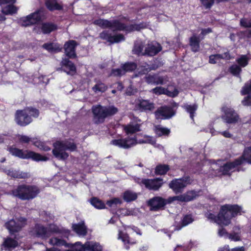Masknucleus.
Masks as SVG:
<instances>
[{
  "mask_svg": "<svg viewBox=\"0 0 251 251\" xmlns=\"http://www.w3.org/2000/svg\"><path fill=\"white\" fill-rule=\"evenodd\" d=\"M244 213L242 207L238 204H226L221 207L217 218L220 224L226 226L230 224L232 218Z\"/></svg>",
  "mask_w": 251,
  "mask_h": 251,
  "instance_id": "nucleus-1",
  "label": "nucleus"
},
{
  "mask_svg": "<svg viewBox=\"0 0 251 251\" xmlns=\"http://www.w3.org/2000/svg\"><path fill=\"white\" fill-rule=\"evenodd\" d=\"M39 110L32 106L25 107L24 109L17 110L15 114L14 120L18 126L25 127L33 122L32 118H37Z\"/></svg>",
  "mask_w": 251,
  "mask_h": 251,
  "instance_id": "nucleus-2",
  "label": "nucleus"
},
{
  "mask_svg": "<svg viewBox=\"0 0 251 251\" xmlns=\"http://www.w3.org/2000/svg\"><path fill=\"white\" fill-rule=\"evenodd\" d=\"M40 193V188L35 185L22 184L11 191V194L22 201H29L35 198Z\"/></svg>",
  "mask_w": 251,
  "mask_h": 251,
  "instance_id": "nucleus-3",
  "label": "nucleus"
},
{
  "mask_svg": "<svg viewBox=\"0 0 251 251\" xmlns=\"http://www.w3.org/2000/svg\"><path fill=\"white\" fill-rule=\"evenodd\" d=\"M53 149L52 151L53 155L55 158L61 160H66L69 154L66 151L73 152L76 150L77 146L74 142L69 141H57L53 144Z\"/></svg>",
  "mask_w": 251,
  "mask_h": 251,
  "instance_id": "nucleus-4",
  "label": "nucleus"
},
{
  "mask_svg": "<svg viewBox=\"0 0 251 251\" xmlns=\"http://www.w3.org/2000/svg\"><path fill=\"white\" fill-rule=\"evenodd\" d=\"M92 111L94 123L99 124L103 123L106 118L116 114L118 109L114 106H102L97 104L93 106Z\"/></svg>",
  "mask_w": 251,
  "mask_h": 251,
  "instance_id": "nucleus-5",
  "label": "nucleus"
},
{
  "mask_svg": "<svg viewBox=\"0 0 251 251\" xmlns=\"http://www.w3.org/2000/svg\"><path fill=\"white\" fill-rule=\"evenodd\" d=\"M8 151L12 155L22 159H31L37 162L49 160L48 157L42 155L40 153L27 150L20 149L14 146L9 147Z\"/></svg>",
  "mask_w": 251,
  "mask_h": 251,
  "instance_id": "nucleus-6",
  "label": "nucleus"
},
{
  "mask_svg": "<svg viewBox=\"0 0 251 251\" xmlns=\"http://www.w3.org/2000/svg\"><path fill=\"white\" fill-rule=\"evenodd\" d=\"M45 16L44 9L40 8L26 16L20 18L18 23L23 27L29 26L41 22Z\"/></svg>",
  "mask_w": 251,
  "mask_h": 251,
  "instance_id": "nucleus-7",
  "label": "nucleus"
},
{
  "mask_svg": "<svg viewBox=\"0 0 251 251\" xmlns=\"http://www.w3.org/2000/svg\"><path fill=\"white\" fill-rule=\"evenodd\" d=\"M26 224L27 219L24 217H19L6 222L4 226L8 230L9 234L13 235L21 231Z\"/></svg>",
  "mask_w": 251,
  "mask_h": 251,
  "instance_id": "nucleus-8",
  "label": "nucleus"
},
{
  "mask_svg": "<svg viewBox=\"0 0 251 251\" xmlns=\"http://www.w3.org/2000/svg\"><path fill=\"white\" fill-rule=\"evenodd\" d=\"M176 102L173 105H163L157 108L154 114L157 119L169 120L173 117L176 113L175 107H177Z\"/></svg>",
  "mask_w": 251,
  "mask_h": 251,
  "instance_id": "nucleus-9",
  "label": "nucleus"
},
{
  "mask_svg": "<svg viewBox=\"0 0 251 251\" xmlns=\"http://www.w3.org/2000/svg\"><path fill=\"white\" fill-rule=\"evenodd\" d=\"M174 201L173 197H170L167 199L161 197L155 196L149 200L148 202L151 211H157L163 209L165 206Z\"/></svg>",
  "mask_w": 251,
  "mask_h": 251,
  "instance_id": "nucleus-10",
  "label": "nucleus"
},
{
  "mask_svg": "<svg viewBox=\"0 0 251 251\" xmlns=\"http://www.w3.org/2000/svg\"><path fill=\"white\" fill-rule=\"evenodd\" d=\"M221 110L223 112L222 118L226 124H235L240 119L239 115L232 108L224 106L222 107Z\"/></svg>",
  "mask_w": 251,
  "mask_h": 251,
  "instance_id": "nucleus-11",
  "label": "nucleus"
},
{
  "mask_svg": "<svg viewBox=\"0 0 251 251\" xmlns=\"http://www.w3.org/2000/svg\"><path fill=\"white\" fill-rule=\"evenodd\" d=\"M99 37L106 41L111 44L118 43L124 41L126 39L125 36L121 33L112 35L109 30H104L100 33Z\"/></svg>",
  "mask_w": 251,
  "mask_h": 251,
  "instance_id": "nucleus-12",
  "label": "nucleus"
},
{
  "mask_svg": "<svg viewBox=\"0 0 251 251\" xmlns=\"http://www.w3.org/2000/svg\"><path fill=\"white\" fill-rule=\"evenodd\" d=\"M139 183L141 185H144L149 190L157 191L162 186L164 182L162 178L158 177L153 179L143 178Z\"/></svg>",
  "mask_w": 251,
  "mask_h": 251,
  "instance_id": "nucleus-13",
  "label": "nucleus"
},
{
  "mask_svg": "<svg viewBox=\"0 0 251 251\" xmlns=\"http://www.w3.org/2000/svg\"><path fill=\"white\" fill-rule=\"evenodd\" d=\"M118 20H108L107 19L99 18L95 20L93 22L94 25L99 26L101 28H110L113 31H117Z\"/></svg>",
  "mask_w": 251,
  "mask_h": 251,
  "instance_id": "nucleus-14",
  "label": "nucleus"
},
{
  "mask_svg": "<svg viewBox=\"0 0 251 251\" xmlns=\"http://www.w3.org/2000/svg\"><path fill=\"white\" fill-rule=\"evenodd\" d=\"M111 144L120 148L127 149L137 144V138L127 137L125 138H121L112 140Z\"/></svg>",
  "mask_w": 251,
  "mask_h": 251,
  "instance_id": "nucleus-15",
  "label": "nucleus"
},
{
  "mask_svg": "<svg viewBox=\"0 0 251 251\" xmlns=\"http://www.w3.org/2000/svg\"><path fill=\"white\" fill-rule=\"evenodd\" d=\"M30 232L33 237L42 239H46L49 236L48 228L39 223L35 224Z\"/></svg>",
  "mask_w": 251,
  "mask_h": 251,
  "instance_id": "nucleus-16",
  "label": "nucleus"
},
{
  "mask_svg": "<svg viewBox=\"0 0 251 251\" xmlns=\"http://www.w3.org/2000/svg\"><path fill=\"white\" fill-rule=\"evenodd\" d=\"M146 27V24L143 22L140 23L139 24H134L126 25L125 24L121 22L119 20L117 31H125L127 33H130L135 31H139L142 29L145 28Z\"/></svg>",
  "mask_w": 251,
  "mask_h": 251,
  "instance_id": "nucleus-17",
  "label": "nucleus"
},
{
  "mask_svg": "<svg viewBox=\"0 0 251 251\" xmlns=\"http://www.w3.org/2000/svg\"><path fill=\"white\" fill-rule=\"evenodd\" d=\"M240 165H241V161L238 158L232 162H227L221 166L218 172L221 173L223 176H231L230 171Z\"/></svg>",
  "mask_w": 251,
  "mask_h": 251,
  "instance_id": "nucleus-18",
  "label": "nucleus"
},
{
  "mask_svg": "<svg viewBox=\"0 0 251 251\" xmlns=\"http://www.w3.org/2000/svg\"><path fill=\"white\" fill-rule=\"evenodd\" d=\"M167 76L159 75L158 74H149L144 77L145 82L149 84L163 85L166 80Z\"/></svg>",
  "mask_w": 251,
  "mask_h": 251,
  "instance_id": "nucleus-19",
  "label": "nucleus"
},
{
  "mask_svg": "<svg viewBox=\"0 0 251 251\" xmlns=\"http://www.w3.org/2000/svg\"><path fill=\"white\" fill-rule=\"evenodd\" d=\"M70 58H63L60 62L61 69L67 74L74 75L76 73V68Z\"/></svg>",
  "mask_w": 251,
  "mask_h": 251,
  "instance_id": "nucleus-20",
  "label": "nucleus"
},
{
  "mask_svg": "<svg viewBox=\"0 0 251 251\" xmlns=\"http://www.w3.org/2000/svg\"><path fill=\"white\" fill-rule=\"evenodd\" d=\"M77 45L75 40H71L66 42L64 46L65 53L70 59H75L77 57L75 49Z\"/></svg>",
  "mask_w": 251,
  "mask_h": 251,
  "instance_id": "nucleus-21",
  "label": "nucleus"
},
{
  "mask_svg": "<svg viewBox=\"0 0 251 251\" xmlns=\"http://www.w3.org/2000/svg\"><path fill=\"white\" fill-rule=\"evenodd\" d=\"M135 107L141 111H151L154 108V104L149 100L138 99L136 102Z\"/></svg>",
  "mask_w": 251,
  "mask_h": 251,
  "instance_id": "nucleus-22",
  "label": "nucleus"
},
{
  "mask_svg": "<svg viewBox=\"0 0 251 251\" xmlns=\"http://www.w3.org/2000/svg\"><path fill=\"white\" fill-rule=\"evenodd\" d=\"M199 196L198 192L195 190L188 191L185 193L179 196H174L173 200L181 202H188L195 199Z\"/></svg>",
  "mask_w": 251,
  "mask_h": 251,
  "instance_id": "nucleus-23",
  "label": "nucleus"
},
{
  "mask_svg": "<svg viewBox=\"0 0 251 251\" xmlns=\"http://www.w3.org/2000/svg\"><path fill=\"white\" fill-rule=\"evenodd\" d=\"M162 49V47L159 43H157L156 46L153 44H148L145 48L144 54L145 56H154L161 51Z\"/></svg>",
  "mask_w": 251,
  "mask_h": 251,
  "instance_id": "nucleus-24",
  "label": "nucleus"
},
{
  "mask_svg": "<svg viewBox=\"0 0 251 251\" xmlns=\"http://www.w3.org/2000/svg\"><path fill=\"white\" fill-rule=\"evenodd\" d=\"M186 186V181L182 179H173L169 184L170 188L176 194L181 193Z\"/></svg>",
  "mask_w": 251,
  "mask_h": 251,
  "instance_id": "nucleus-25",
  "label": "nucleus"
},
{
  "mask_svg": "<svg viewBox=\"0 0 251 251\" xmlns=\"http://www.w3.org/2000/svg\"><path fill=\"white\" fill-rule=\"evenodd\" d=\"M7 174L11 177L18 179H26L30 176L28 173L15 170H8Z\"/></svg>",
  "mask_w": 251,
  "mask_h": 251,
  "instance_id": "nucleus-26",
  "label": "nucleus"
},
{
  "mask_svg": "<svg viewBox=\"0 0 251 251\" xmlns=\"http://www.w3.org/2000/svg\"><path fill=\"white\" fill-rule=\"evenodd\" d=\"M18 246V242L17 240L10 237L5 238L1 245L2 248H3L5 251L15 249Z\"/></svg>",
  "mask_w": 251,
  "mask_h": 251,
  "instance_id": "nucleus-27",
  "label": "nucleus"
},
{
  "mask_svg": "<svg viewBox=\"0 0 251 251\" xmlns=\"http://www.w3.org/2000/svg\"><path fill=\"white\" fill-rule=\"evenodd\" d=\"M72 229L79 235L85 236L87 233V228L83 221L78 224L72 225Z\"/></svg>",
  "mask_w": 251,
  "mask_h": 251,
  "instance_id": "nucleus-28",
  "label": "nucleus"
},
{
  "mask_svg": "<svg viewBox=\"0 0 251 251\" xmlns=\"http://www.w3.org/2000/svg\"><path fill=\"white\" fill-rule=\"evenodd\" d=\"M45 5L47 8L50 11L55 10H62L63 6L62 4L59 3L57 0H46Z\"/></svg>",
  "mask_w": 251,
  "mask_h": 251,
  "instance_id": "nucleus-29",
  "label": "nucleus"
},
{
  "mask_svg": "<svg viewBox=\"0 0 251 251\" xmlns=\"http://www.w3.org/2000/svg\"><path fill=\"white\" fill-rule=\"evenodd\" d=\"M57 25L51 22H45L42 24L41 29L44 34L50 33L57 29Z\"/></svg>",
  "mask_w": 251,
  "mask_h": 251,
  "instance_id": "nucleus-30",
  "label": "nucleus"
},
{
  "mask_svg": "<svg viewBox=\"0 0 251 251\" xmlns=\"http://www.w3.org/2000/svg\"><path fill=\"white\" fill-rule=\"evenodd\" d=\"M194 219L191 214H186L183 216L181 223L176 225L175 229L177 230H180L183 227L186 226L191 224Z\"/></svg>",
  "mask_w": 251,
  "mask_h": 251,
  "instance_id": "nucleus-31",
  "label": "nucleus"
},
{
  "mask_svg": "<svg viewBox=\"0 0 251 251\" xmlns=\"http://www.w3.org/2000/svg\"><path fill=\"white\" fill-rule=\"evenodd\" d=\"M201 40L199 37L193 35L189 38V45L191 47V50L194 52L199 51L200 49Z\"/></svg>",
  "mask_w": 251,
  "mask_h": 251,
  "instance_id": "nucleus-32",
  "label": "nucleus"
},
{
  "mask_svg": "<svg viewBox=\"0 0 251 251\" xmlns=\"http://www.w3.org/2000/svg\"><path fill=\"white\" fill-rule=\"evenodd\" d=\"M182 107L189 114L190 118L193 121H194V117L195 116L196 112L198 109V105L196 103L193 104H188V103H184L182 105Z\"/></svg>",
  "mask_w": 251,
  "mask_h": 251,
  "instance_id": "nucleus-33",
  "label": "nucleus"
},
{
  "mask_svg": "<svg viewBox=\"0 0 251 251\" xmlns=\"http://www.w3.org/2000/svg\"><path fill=\"white\" fill-rule=\"evenodd\" d=\"M118 239H121L124 243L125 248L127 250H128L130 248L129 245H133L136 243V241H130V237L128 234L126 233H124L122 231H119V232Z\"/></svg>",
  "mask_w": 251,
  "mask_h": 251,
  "instance_id": "nucleus-34",
  "label": "nucleus"
},
{
  "mask_svg": "<svg viewBox=\"0 0 251 251\" xmlns=\"http://www.w3.org/2000/svg\"><path fill=\"white\" fill-rule=\"evenodd\" d=\"M151 92L156 95H161L164 94L173 97L177 96V93L176 94H173L172 95V93L169 90H168L167 88H165L161 86H157L153 88Z\"/></svg>",
  "mask_w": 251,
  "mask_h": 251,
  "instance_id": "nucleus-35",
  "label": "nucleus"
},
{
  "mask_svg": "<svg viewBox=\"0 0 251 251\" xmlns=\"http://www.w3.org/2000/svg\"><path fill=\"white\" fill-rule=\"evenodd\" d=\"M240 161H241V165L245 161L248 164H251V146L246 148L243 151L242 155L238 157Z\"/></svg>",
  "mask_w": 251,
  "mask_h": 251,
  "instance_id": "nucleus-36",
  "label": "nucleus"
},
{
  "mask_svg": "<svg viewBox=\"0 0 251 251\" xmlns=\"http://www.w3.org/2000/svg\"><path fill=\"white\" fill-rule=\"evenodd\" d=\"M144 48L145 47L143 42H135L132 49V52L138 56H145L144 54Z\"/></svg>",
  "mask_w": 251,
  "mask_h": 251,
  "instance_id": "nucleus-37",
  "label": "nucleus"
},
{
  "mask_svg": "<svg viewBox=\"0 0 251 251\" xmlns=\"http://www.w3.org/2000/svg\"><path fill=\"white\" fill-rule=\"evenodd\" d=\"M121 67L125 75L126 72H132L135 71L137 67V64L134 62H126L122 64Z\"/></svg>",
  "mask_w": 251,
  "mask_h": 251,
  "instance_id": "nucleus-38",
  "label": "nucleus"
},
{
  "mask_svg": "<svg viewBox=\"0 0 251 251\" xmlns=\"http://www.w3.org/2000/svg\"><path fill=\"white\" fill-rule=\"evenodd\" d=\"M124 129L127 134H133L141 130L140 126L138 124L135 125L131 124L126 125L124 127Z\"/></svg>",
  "mask_w": 251,
  "mask_h": 251,
  "instance_id": "nucleus-39",
  "label": "nucleus"
},
{
  "mask_svg": "<svg viewBox=\"0 0 251 251\" xmlns=\"http://www.w3.org/2000/svg\"><path fill=\"white\" fill-rule=\"evenodd\" d=\"M90 203L96 208L98 209H104L105 204L104 202L97 197H92L90 200Z\"/></svg>",
  "mask_w": 251,
  "mask_h": 251,
  "instance_id": "nucleus-40",
  "label": "nucleus"
},
{
  "mask_svg": "<svg viewBox=\"0 0 251 251\" xmlns=\"http://www.w3.org/2000/svg\"><path fill=\"white\" fill-rule=\"evenodd\" d=\"M123 198L125 201L129 202L136 200L137 198V195L131 191L126 190L123 193Z\"/></svg>",
  "mask_w": 251,
  "mask_h": 251,
  "instance_id": "nucleus-41",
  "label": "nucleus"
},
{
  "mask_svg": "<svg viewBox=\"0 0 251 251\" xmlns=\"http://www.w3.org/2000/svg\"><path fill=\"white\" fill-rule=\"evenodd\" d=\"M154 131L158 137L168 136L171 132L170 129L162 127L160 125L156 126L155 127Z\"/></svg>",
  "mask_w": 251,
  "mask_h": 251,
  "instance_id": "nucleus-42",
  "label": "nucleus"
},
{
  "mask_svg": "<svg viewBox=\"0 0 251 251\" xmlns=\"http://www.w3.org/2000/svg\"><path fill=\"white\" fill-rule=\"evenodd\" d=\"M18 9L13 4H8L5 6L1 10V12L5 15H12L17 12Z\"/></svg>",
  "mask_w": 251,
  "mask_h": 251,
  "instance_id": "nucleus-43",
  "label": "nucleus"
},
{
  "mask_svg": "<svg viewBox=\"0 0 251 251\" xmlns=\"http://www.w3.org/2000/svg\"><path fill=\"white\" fill-rule=\"evenodd\" d=\"M108 89V87L104 83L99 80L96 84L92 87L93 91L95 92H105Z\"/></svg>",
  "mask_w": 251,
  "mask_h": 251,
  "instance_id": "nucleus-44",
  "label": "nucleus"
},
{
  "mask_svg": "<svg viewBox=\"0 0 251 251\" xmlns=\"http://www.w3.org/2000/svg\"><path fill=\"white\" fill-rule=\"evenodd\" d=\"M123 201L119 198H113L106 202V204L109 207L113 209H116L118 205L122 204Z\"/></svg>",
  "mask_w": 251,
  "mask_h": 251,
  "instance_id": "nucleus-45",
  "label": "nucleus"
},
{
  "mask_svg": "<svg viewBox=\"0 0 251 251\" xmlns=\"http://www.w3.org/2000/svg\"><path fill=\"white\" fill-rule=\"evenodd\" d=\"M170 170V167L166 164H159L155 169V173L158 175H165Z\"/></svg>",
  "mask_w": 251,
  "mask_h": 251,
  "instance_id": "nucleus-46",
  "label": "nucleus"
},
{
  "mask_svg": "<svg viewBox=\"0 0 251 251\" xmlns=\"http://www.w3.org/2000/svg\"><path fill=\"white\" fill-rule=\"evenodd\" d=\"M49 243L50 244L59 247L65 246L68 247V245L66 241L62 239L57 237H53L50 239Z\"/></svg>",
  "mask_w": 251,
  "mask_h": 251,
  "instance_id": "nucleus-47",
  "label": "nucleus"
},
{
  "mask_svg": "<svg viewBox=\"0 0 251 251\" xmlns=\"http://www.w3.org/2000/svg\"><path fill=\"white\" fill-rule=\"evenodd\" d=\"M249 58L247 55H241L240 57L236 59V61L238 65L241 68L247 66L249 64Z\"/></svg>",
  "mask_w": 251,
  "mask_h": 251,
  "instance_id": "nucleus-48",
  "label": "nucleus"
},
{
  "mask_svg": "<svg viewBox=\"0 0 251 251\" xmlns=\"http://www.w3.org/2000/svg\"><path fill=\"white\" fill-rule=\"evenodd\" d=\"M229 71L233 75L239 77L242 72V69L238 65L233 64L229 68Z\"/></svg>",
  "mask_w": 251,
  "mask_h": 251,
  "instance_id": "nucleus-49",
  "label": "nucleus"
},
{
  "mask_svg": "<svg viewBox=\"0 0 251 251\" xmlns=\"http://www.w3.org/2000/svg\"><path fill=\"white\" fill-rule=\"evenodd\" d=\"M43 48L51 52L59 51L60 50V48L58 47L54 46L53 43H45L43 45Z\"/></svg>",
  "mask_w": 251,
  "mask_h": 251,
  "instance_id": "nucleus-50",
  "label": "nucleus"
},
{
  "mask_svg": "<svg viewBox=\"0 0 251 251\" xmlns=\"http://www.w3.org/2000/svg\"><path fill=\"white\" fill-rule=\"evenodd\" d=\"M241 94L242 96L251 94V79L247 82L242 87Z\"/></svg>",
  "mask_w": 251,
  "mask_h": 251,
  "instance_id": "nucleus-51",
  "label": "nucleus"
},
{
  "mask_svg": "<svg viewBox=\"0 0 251 251\" xmlns=\"http://www.w3.org/2000/svg\"><path fill=\"white\" fill-rule=\"evenodd\" d=\"M84 247L86 250H90L91 251H102L101 246L98 243H95L92 245L85 244L84 245Z\"/></svg>",
  "mask_w": 251,
  "mask_h": 251,
  "instance_id": "nucleus-52",
  "label": "nucleus"
},
{
  "mask_svg": "<svg viewBox=\"0 0 251 251\" xmlns=\"http://www.w3.org/2000/svg\"><path fill=\"white\" fill-rule=\"evenodd\" d=\"M222 58L221 54H211L209 56V63L211 64H216L217 61Z\"/></svg>",
  "mask_w": 251,
  "mask_h": 251,
  "instance_id": "nucleus-53",
  "label": "nucleus"
},
{
  "mask_svg": "<svg viewBox=\"0 0 251 251\" xmlns=\"http://www.w3.org/2000/svg\"><path fill=\"white\" fill-rule=\"evenodd\" d=\"M240 25L244 28H251V19L243 18L240 19Z\"/></svg>",
  "mask_w": 251,
  "mask_h": 251,
  "instance_id": "nucleus-54",
  "label": "nucleus"
},
{
  "mask_svg": "<svg viewBox=\"0 0 251 251\" xmlns=\"http://www.w3.org/2000/svg\"><path fill=\"white\" fill-rule=\"evenodd\" d=\"M124 75V72H123V69L121 68L117 69H112L111 70L110 74L111 75L119 77H121V76Z\"/></svg>",
  "mask_w": 251,
  "mask_h": 251,
  "instance_id": "nucleus-55",
  "label": "nucleus"
},
{
  "mask_svg": "<svg viewBox=\"0 0 251 251\" xmlns=\"http://www.w3.org/2000/svg\"><path fill=\"white\" fill-rule=\"evenodd\" d=\"M201 4L206 9H210L214 3L215 0H200Z\"/></svg>",
  "mask_w": 251,
  "mask_h": 251,
  "instance_id": "nucleus-56",
  "label": "nucleus"
},
{
  "mask_svg": "<svg viewBox=\"0 0 251 251\" xmlns=\"http://www.w3.org/2000/svg\"><path fill=\"white\" fill-rule=\"evenodd\" d=\"M144 64H145L144 65H143L140 66V67H139V68L140 70V73L141 75L146 74L147 75L149 74L148 73L150 72V68H149V65L147 62H145L144 63Z\"/></svg>",
  "mask_w": 251,
  "mask_h": 251,
  "instance_id": "nucleus-57",
  "label": "nucleus"
},
{
  "mask_svg": "<svg viewBox=\"0 0 251 251\" xmlns=\"http://www.w3.org/2000/svg\"><path fill=\"white\" fill-rule=\"evenodd\" d=\"M246 95L242 100L241 103L244 106H251V94H247Z\"/></svg>",
  "mask_w": 251,
  "mask_h": 251,
  "instance_id": "nucleus-58",
  "label": "nucleus"
},
{
  "mask_svg": "<svg viewBox=\"0 0 251 251\" xmlns=\"http://www.w3.org/2000/svg\"><path fill=\"white\" fill-rule=\"evenodd\" d=\"M228 237L231 240L234 241H239L241 240L240 235L238 233L233 232L230 233Z\"/></svg>",
  "mask_w": 251,
  "mask_h": 251,
  "instance_id": "nucleus-59",
  "label": "nucleus"
},
{
  "mask_svg": "<svg viewBox=\"0 0 251 251\" xmlns=\"http://www.w3.org/2000/svg\"><path fill=\"white\" fill-rule=\"evenodd\" d=\"M19 140L22 143H28L30 141V138L26 135H21L19 137Z\"/></svg>",
  "mask_w": 251,
  "mask_h": 251,
  "instance_id": "nucleus-60",
  "label": "nucleus"
},
{
  "mask_svg": "<svg viewBox=\"0 0 251 251\" xmlns=\"http://www.w3.org/2000/svg\"><path fill=\"white\" fill-rule=\"evenodd\" d=\"M219 133L226 138H231L232 137V135L227 130L219 132Z\"/></svg>",
  "mask_w": 251,
  "mask_h": 251,
  "instance_id": "nucleus-61",
  "label": "nucleus"
},
{
  "mask_svg": "<svg viewBox=\"0 0 251 251\" xmlns=\"http://www.w3.org/2000/svg\"><path fill=\"white\" fill-rule=\"evenodd\" d=\"M223 59L230 60L231 59V55L228 51L224 52L223 54H221Z\"/></svg>",
  "mask_w": 251,
  "mask_h": 251,
  "instance_id": "nucleus-62",
  "label": "nucleus"
},
{
  "mask_svg": "<svg viewBox=\"0 0 251 251\" xmlns=\"http://www.w3.org/2000/svg\"><path fill=\"white\" fill-rule=\"evenodd\" d=\"M218 233L219 236H223L227 234V232L225 228L222 227L219 229Z\"/></svg>",
  "mask_w": 251,
  "mask_h": 251,
  "instance_id": "nucleus-63",
  "label": "nucleus"
},
{
  "mask_svg": "<svg viewBox=\"0 0 251 251\" xmlns=\"http://www.w3.org/2000/svg\"><path fill=\"white\" fill-rule=\"evenodd\" d=\"M231 251H245V248L244 247H235L231 249Z\"/></svg>",
  "mask_w": 251,
  "mask_h": 251,
  "instance_id": "nucleus-64",
  "label": "nucleus"
}]
</instances>
